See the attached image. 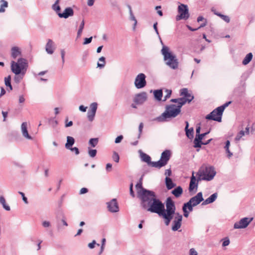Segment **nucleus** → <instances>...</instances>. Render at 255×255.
Segmentation results:
<instances>
[{
    "mask_svg": "<svg viewBox=\"0 0 255 255\" xmlns=\"http://www.w3.org/2000/svg\"><path fill=\"white\" fill-rule=\"evenodd\" d=\"M99 61L100 62H102V63H100L99 62H98V63H97L98 67H99L100 68H104L106 64L105 58L104 57L102 56L99 58Z\"/></svg>",
    "mask_w": 255,
    "mask_h": 255,
    "instance_id": "nucleus-39",
    "label": "nucleus"
},
{
    "mask_svg": "<svg viewBox=\"0 0 255 255\" xmlns=\"http://www.w3.org/2000/svg\"><path fill=\"white\" fill-rule=\"evenodd\" d=\"M203 201L204 199L203 197L202 193L200 192L198 193L196 195L190 198L189 201L194 206H196Z\"/></svg>",
    "mask_w": 255,
    "mask_h": 255,
    "instance_id": "nucleus-16",
    "label": "nucleus"
},
{
    "mask_svg": "<svg viewBox=\"0 0 255 255\" xmlns=\"http://www.w3.org/2000/svg\"><path fill=\"white\" fill-rule=\"evenodd\" d=\"M190 255H197V252L195 251L194 248H192L189 251Z\"/></svg>",
    "mask_w": 255,
    "mask_h": 255,
    "instance_id": "nucleus-59",
    "label": "nucleus"
},
{
    "mask_svg": "<svg viewBox=\"0 0 255 255\" xmlns=\"http://www.w3.org/2000/svg\"><path fill=\"white\" fill-rule=\"evenodd\" d=\"M11 57L13 59H15L18 56L21 55V52L20 49L16 46L13 47L11 48Z\"/></svg>",
    "mask_w": 255,
    "mask_h": 255,
    "instance_id": "nucleus-26",
    "label": "nucleus"
},
{
    "mask_svg": "<svg viewBox=\"0 0 255 255\" xmlns=\"http://www.w3.org/2000/svg\"><path fill=\"white\" fill-rule=\"evenodd\" d=\"M165 111L160 116L156 117L154 120L158 122L167 121V119L177 117L181 112L180 108L175 104L167 105L165 107Z\"/></svg>",
    "mask_w": 255,
    "mask_h": 255,
    "instance_id": "nucleus-3",
    "label": "nucleus"
},
{
    "mask_svg": "<svg viewBox=\"0 0 255 255\" xmlns=\"http://www.w3.org/2000/svg\"><path fill=\"white\" fill-rule=\"evenodd\" d=\"M253 58V54L252 53H248L244 60H243L242 63L243 65H246L250 63Z\"/></svg>",
    "mask_w": 255,
    "mask_h": 255,
    "instance_id": "nucleus-31",
    "label": "nucleus"
},
{
    "mask_svg": "<svg viewBox=\"0 0 255 255\" xmlns=\"http://www.w3.org/2000/svg\"><path fill=\"white\" fill-rule=\"evenodd\" d=\"M141 196V207L143 209L156 213L161 217L162 202L157 198L155 193L152 191L143 190Z\"/></svg>",
    "mask_w": 255,
    "mask_h": 255,
    "instance_id": "nucleus-1",
    "label": "nucleus"
},
{
    "mask_svg": "<svg viewBox=\"0 0 255 255\" xmlns=\"http://www.w3.org/2000/svg\"><path fill=\"white\" fill-rule=\"evenodd\" d=\"M170 157V151L169 150H165L161 153L160 159L159 160L156 161L154 164L156 165V168H160L165 166Z\"/></svg>",
    "mask_w": 255,
    "mask_h": 255,
    "instance_id": "nucleus-9",
    "label": "nucleus"
},
{
    "mask_svg": "<svg viewBox=\"0 0 255 255\" xmlns=\"http://www.w3.org/2000/svg\"><path fill=\"white\" fill-rule=\"evenodd\" d=\"M153 94L154 97L156 100L158 101L161 100V98L163 96V92L161 89L154 90L153 92Z\"/></svg>",
    "mask_w": 255,
    "mask_h": 255,
    "instance_id": "nucleus-30",
    "label": "nucleus"
},
{
    "mask_svg": "<svg viewBox=\"0 0 255 255\" xmlns=\"http://www.w3.org/2000/svg\"><path fill=\"white\" fill-rule=\"evenodd\" d=\"M65 123V127L66 128L70 127H71V126H72L73 125V122L72 121L68 122V118H66Z\"/></svg>",
    "mask_w": 255,
    "mask_h": 255,
    "instance_id": "nucleus-51",
    "label": "nucleus"
},
{
    "mask_svg": "<svg viewBox=\"0 0 255 255\" xmlns=\"http://www.w3.org/2000/svg\"><path fill=\"white\" fill-rule=\"evenodd\" d=\"M230 243L229 238L228 237H224V247L228 246Z\"/></svg>",
    "mask_w": 255,
    "mask_h": 255,
    "instance_id": "nucleus-60",
    "label": "nucleus"
},
{
    "mask_svg": "<svg viewBox=\"0 0 255 255\" xmlns=\"http://www.w3.org/2000/svg\"><path fill=\"white\" fill-rule=\"evenodd\" d=\"M217 197L218 193H214V194H212L209 197L206 199L205 200L203 201V202L202 203V205H206L207 204L213 203L216 200Z\"/></svg>",
    "mask_w": 255,
    "mask_h": 255,
    "instance_id": "nucleus-22",
    "label": "nucleus"
},
{
    "mask_svg": "<svg viewBox=\"0 0 255 255\" xmlns=\"http://www.w3.org/2000/svg\"><path fill=\"white\" fill-rule=\"evenodd\" d=\"M18 193L21 195L22 198V200L23 201H24V202L25 203V204H28V200H27V198L25 196V195L24 194V193L22 192H20V191H19L18 192Z\"/></svg>",
    "mask_w": 255,
    "mask_h": 255,
    "instance_id": "nucleus-52",
    "label": "nucleus"
},
{
    "mask_svg": "<svg viewBox=\"0 0 255 255\" xmlns=\"http://www.w3.org/2000/svg\"><path fill=\"white\" fill-rule=\"evenodd\" d=\"M211 11L213 12L214 14L216 15L217 16H223V14H222L221 13L217 11L214 7L212 8Z\"/></svg>",
    "mask_w": 255,
    "mask_h": 255,
    "instance_id": "nucleus-57",
    "label": "nucleus"
},
{
    "mask_svg": "<svg viewBox=\"0 0 255 255\" xmlns=\"http://www.w3.org/2000/svg\"><path fill=\"white\" fill-rule=\"evenodd\" d=\"M245 135V131L242 130H241L237 135V136H236V137L235 138V141H236V142H238V141H239L242 137L244 136Z\"/></svg>",
    "mask_w": 255,
    "mask_h": 255,
    "instance_id": "nucleus-38",
    "label": "nucleus"
},
{
    "mask_svg": "<svg viewBox=\"0 0 255 255\" xmlns=\"http://www.w3.org/2000/svg\"><path fill=\"white\" fill-rule=\"evenodd\" d=\"M230 145V141L227 140L226 142L225 145L224 146V148H225L226 151L227 153H228L227 156L229 158L231 157L233 155V153L229 150Z\"/></svg>",
    "mask_w": 255,
    "mask_h": 255,
    "instance_id": "nucleus-36",
    "label": "nucleus"
},
{
    "mask_svg": "<svg viewBox=\"0 0 255 255\" xmlns=\"http://www.w3.org/2000/svg\"><path fill=\"white\" fill-rule=\"evenodd\" d=\"M195 207L192 203H191L189 201L187 202L186 203L183 204L182 207V210H187L188 209L190 212L193 211V207Z\"/></svg>",
    "mask_w": 255,
    "mask_h": 255,
    "instance_id": "nucleus-34",
    "label": "nucleus"
},
{
    "mask_svg": "<svg viewBox=\"0 0 255 255\" xmlns=\"http://www.w3.org/2000/svg\"><path fill=\"white\" fill-rule=\"evenodd\" d=\"M1 2H2V4L0 5V12H3L5 11L4 7H7L8 6V2L4 0H1Z\"/></svg>",
    "mask_w": 255,
    "mask_h": 255,
    "instance_id": "nucleus-42",
    "label": "nucleus"
},
{
    "mask_svg": "<svg viewBox=\"0 0 255 255\" xmlns=\"http://www.w3.org/2000/svg\"><path fill=\"white\" fill-rule=\"evenodd\" d=\"M61 52V59L62 61V64H63L65 62V52L64 49H61L60 50Z\"/></svg>",
    "mask_w": 255,
    "mask_h": 255,
    "instance_id": "nucleus-54",
    "label": "nucleus"
},
{
    "mask_svg": "<svg viewBox=\"0 0 255 255\" xmlns=\"http://www.w3.org/2000/svg\"><path fill=\"white\" fill-rule=\"evenodd\" d=\"M96 113L93 112L90 110L88 111L87 113V117L90 122H92L95 118Z\"/></svg>",
    "mask_w": 255,
    "mask_h": 255,
    "instance_id": "nucleus-41",
    "label": "nucleus"
},
{
    "mask_svg": "<svg viewBox=\"0 0 255 255\" xmlns=\"http://www.w3.org/2000/svg\"><path fill=\"white\" fill-rule=\"evenodd\" d=\"M50 222L48 221H45L43 222V223H42V226L45 228L48 227L50 226Z\"/></svg>",
    "mask_w": 255,
    "mask_h": 255,
    "instance_id": "nucleus-64",
    "label": "nucleus"
},
{
    "mask_svg": "<svg viewBox=\"0 0 255 255\" xmlns=\"http://www.w3.org/2000/svg\"><path fill=\"white\" fill-rule=\"evenodd\" d=\"M97 153V151L96 149H91L90 148H88V154L89 156L92 158L96 156Z\"/></svg>",
    "mask_w": 255,
    "mask_h": 255,
    "instance_id": "nucleus-43",
    "label": "nucleus"
},
{
    "mask_svg": "<svg viewBox=\"0 0 255 255\" xmlns=\"http://www.w3.org/2000/svg\"><path fill=\"white\" fill-rule=\"evenodd\" d=\"M0 203H1L3 207V208L6 211L10 210V207L6 204L5 200L3 196L0 197Z\"/></svg>",
    "mask_w": 255,
    "mask_h": 255,
    "instance_id": "nucleus-35",
    "label": "nucleus"
},
{
    "mask_svg": "<svg viewBox=\"0 0 255 255\" xmlns=\"http://www.w3.org/2000/svg\"><path fill=\"white\" fill-rule=\"evenodd\" d=\"M11 76L10 75L8 76L7 77H5L4 79L5 85L6 86L9 87L8 91H11L12 90V87L11 85Z\"/></svg>",
    "mask_w": 255,
    "mask_h": 255,
    "instance_id": "nucleus-33",
    "label": "nucleus"
},
{
    "mask_svg": "<svg viewBox=\"0 0 255 255\" xmlns=\"http://www.w3.org/2000/svg\"><path fill=\"white\" fill-rule=\"evenodd\" d=\"M54 46V42L53 41L50 39H49L48 40L47 43L46 45L45 50L47 53L49 54H52L54 52V49L53 48Z\"/></svg>",
    "mask_w": 255,
    "mask_h": 255,
    "instance_id": "nucleus-23",
    "label": "nucleus"
},
{
    "mask_svg": "<svg viewBox=\"0 0 255 255\" xmlns=\"http://www.w3.org/2000/svg\"><path fill=\"white\" fill-rule=\"evenodd\" d=\"M142 177L140 178L139 182L136 184L135 187L137 189V193L138 195V197L141 199V194L143 190H147L146 189L144 188L142 185Z\"/></svg>",
    "mask_w": 255,
    "mask_h": 255,
    "instance_id": "nucleus-21",
    "label": "nucleus"
},
{
    "mask_svg": "<svg viewBox=\"0 0 255 255\" xmlns=\"http://www.w3.org/2000/svg\"><path fill=\"white\" fill-rule=\"evenodd\" d=\"M130 20L133 22L132 29L133 30H135V26L137 24V20L135 19V17H130Z\"/></svg>",
    "mask_w": 255,
    "mask_h": 255,
    "instance_id": "nucleus-49",
    "label": "nucleus"
},
{
    "mask_svg": "<svg viewBox=\"0 0 255 255\" xmlns=\"http://www.w3.org/2000/svg\"><path fill=\"white\" fill-rule=\"evenodd\" d=\"M174 218L173 221L172 230L174 231H176L181 227L182 220V215L178 212H176L174 214Z\"/></svg>",
    "mask_w": 255,
    "mask_h": 255,
    "instance_id": "nucleus-12",
    "label": "nucleus"
},
{
    "mask_svg": "<svg viewBox=\"0 0 255 255\" xmlns=\"http://www.w3.org/2000/svg\"><path fill=\"white\" fill-rule=\"evenodd\" d=\"M75 143V139L70 136H67V141L65 144V148L67 149H71Z\"/></svg>",
    "mask_w": 255,
    "mask_h": 255,
    "instance_id": "nucleus-27",
    "label": "nucleus"
},
{
    "mask_svg": "<svg viewBox=\"0 0 255 255\" xmlns=\"http://www.w3.org/2000/svg\"><path fill=\"white\" fill-rule=\"evenodd\" d=\"M194 147L195 148H200L201 145H203V141L201 139L196 137L193 141Z\"/></svg>",
    "mask_w": 255,
    "mask_h": 255,
    "instance_id": "nucleus-32",
    "label": "nucleus"
},
{
    "mask_svg": "<svg viewBox=\"0 0 255 255\" xmlns=\"http://www.w3.org/2000/svg\"><path fill=\"white\" fill-rule=\"evenodd\" d=\"M193 99L194 97H192V98H185V97L180 98H179L178 104L177 106L178 108L179 107L181 110V107L185 105L186 102L190 103Z\"/></svg>",
    "mask_w": 255,
    "mask_h": 255,
    "instance_id": "nucleus-25",
    "label": "nucleus"
},
{
    "mask_svg": "<svg viewBox=\"0 0 255 255\" xmlns=\"http://www.w3.org/2000/svg\"><path fill=\"white\" fill-rule=\"evenodd\" d=\"M223 113V105L214 110L211 113L207 115L206 119L208 120H213L219 122L222 121V116Z\"/></svg>",
    "mask_w": 255,
    "mask_h": 255,
    "instance_id": "nucleus-8",
    "label": "nucleus"
},
{
    "mask_svg": "<svg viewBox=\"0 0 255 255\" xmlns=\"http://www.w3.org/2000/svg\"><path fill=\"white\" fill-rule=\"evenodd\" d=\"M166 209L164 203H162V209L161 212V217L164 219L165 224L168 226L175 214L176 207L174 202L171 197L166 199Z\"/></svg>",
    "mask_w": 255,
    "mask_h": 255,
    "instance_id": "nucleus-2",
    "label": "nucleus"
},
{
    "mask_svg": "<svg viewBox=\"0 0 255 255\" xmlns=\"http://www.w3.org/2000/svg\"><path fill=\"white\" fill-rule=\"evenodd\" d=\"M129 193L130 195L132 197H134L135 195L133 190V183H131L129 186Z\"/></svg>",
    "mask_w": 255,
    "mask_h": 255,
    "instance_id": "nucleus-53",
    "label": "nucleus"
},
{
    "mask_svg": "<svg viewBox=\"0 0 255 255\" xmlns=\"http://www.w3.org/2000/svg\"><path fill=\"white\" fill-rule=\"evenodd\" d=\"M124 137L122 135H120L118 136L115 139V142L116 143H119L121 142V141L123 140Z\"/></svg>",
    "mask_w": 255,
    "mask_h": 255,
    "instance_id": "nucleus-55",
    "label": "nucleus"
},
{
    "mask_svg": "<svg viewBox=\"0 0 255 255\" xmlns=\"http://www.w3.org/2000/svg\"><path fill=\"white\" fill-rule=\"evenodd\" d=\"M140 157H141V160L147 163V164L148 165H150L152 167H154L156 168V165L154 164V163H156V161H151V157L149 155H148V154H147L145 153L142 152L140 154Z\"/></svg>",
    "mask_w": 255,
    "mask_h": 255,
    "instance_id": "nucleus-18",
    "label": "nucleus"
},
{
    "mask_svg": "<svg viewBox=\"0 0 255 255\" xmlns=\"http://www.w3.org/2000/svg\"><path fill=\"white\" fill-rule=\"evenodd\" d=\"M147 93L145 92H142L135 95L133 102L136 105H141L147 100Z\"/></svg>",
    "mask_w": 255,
    "mask_h": 255,
    "instance_id": "nucleus-13",
    "label": "nucleus"
},
{
    "mask_svg": "<svg viewBox=\"0 0 255 255\" xmlns=\"http://www.w3.org/2000/svg\"><path fill=\"white\" fill-rule=\"evenodd\" d=\"M209 132V131H208V132H205V133H201V134H198L197 136V137L200 139H201V140H202V139H203V138L207 134H208Z\"/></svg>",
    "mask_w": 255,
    "mask_h": 255,
    "instance_id": "nucleus-56",
    "label": "nucleus"
},
{
    "mask_svg": "<svg viewBox=\"0 0 255 255\" xmlns=\"http://www.w3.org/2000/svg\"><path fill=\"white\" fill-rule=\"evenodd\" d=\"M188 91L187 88H183L180 90V94L181 96H183V97H187L188 94Z\"/></svg>",
    "mask_w": 255,
    "mask_h": 255,
    "instance_id": "nucleus-46",
    "label": "nucleus"
},
{
    "mask_svg": "<svg viewBox=\"0 0 255 255\" xmlns=\"http://www.w3.org/2000/svg\"><path fill=\"white\" fill-rule=\"evenodd\" d=\"M165 92L166 93V94L164 96L163 101H165L167 99H168L170 97L172 93V91L171 90L166 89L165 90Z\"/></svg>",
    "mask_w": 255,
    "mask_h": 255,
    "instance_id": "nucleus-45",
    "label": "nucleus"
},
{
    "mask_svg": "<svg viewBox=\"0 0 255 255\" xmlns=\"http://www.w3.org/2000/svg\"><path fill=\"white\" fill-rule=\"evenodd\" d=\"M112 168V164L109 163L106 164V170L108 172H110L111 171Z\"/></svg>",
    "mask_w": 255,
    "mask_h": 255,
    "instance_id": "nucleus-61",
    "label": "nucleus"
},
{
    "mask_svg": "<svg viewBox=\"0 0 255 255\" xmlns=\"http://www.w3.org/2000/svg\"><path fill=\"white\" fill-rule=\"evenodd\" d=\"M84 25H85V22H84V19H83L80 23L79 28V29L77 32V37L78 38L80 37L81 36V35L82 33L84 27Z\"/></svg>",
    "mask_w": 255,
    "mask_h": 255,
    "instance_id": "nucleus-37",
    "label": "nucleus"
},
{
    "mask_svg": "<svg viewBox=\"0 0 255 255\" xmlns=\"http://www.w3.org/2000/svg\"><path fill=\"white\" fill-rule=\"evenodd\" d=\"M21 131L23 136L27 139H31L32 137L28 134L27 130V124L26 122H23L21 126Z\"/></svg>",
    "mask_w": 255,
    "mask_h": 255,
    "instance_id": "nucleus-19",
    "label": "nucleus"
},
{
    "mask_svg": "<svg viewBox=\"0 0 255 255\" xmlns=\"http://www.w3.org/2000/svg\"><path fill=\"white\" fill-rule=\"evenodd\" d=\"M198 179H197L196 177L194 175V172L192 173V175L190 178V181L189 183V192H191L193 191L194 189H196L197 190L198 188Z\"/></svg>",
    "mask_w": 255,
    "mask_h": 255,
    "instance_id": "nucleus-17",
    "label": "nucleus"
},
{
    "mask_svg": "<svg viewBox=\"0 0 255 255\" xmlns=\"http://www.w3.org/2000/svg\"><path fill=\"white\" fill-rule=\"evenodd\" d=\"M98 141V138H92L90 139L89 143L92 147H95L97 145Z\"/></svg>",
    "mask_w": 255,
    "mask_h": 255,
    "instance_id": "nucleus-40",
    "label": "nucleus"
},
{
    "mask_svg": "<svg viewBox=\"0 0 255 255\" xmlns=\"http://www.w3.org/2000/svg\"><path fill=\"white\" fill-rule=\"evenodd\" d=\"M172 174V171L171 169H166L165 171V174L167 176V177L171 176Z\"/></svg>",
    "mask_w": 255,
    "mask_h": 255,
    "instance_id": "nucleus-63",
    "label": "nucleus"
},
{
    "mask_svg": "<svg viewBox=\"0 0 255 255\" xmlns=\"http://www.w3.org/2000/svg\"><path fill=\"white\" fill-rule=\"evenodd\" d=\"M88 192V190L86 188H82L80 191V194H83L87 193Z\"/></svg>",
    "mask_w": 255,
    "mask_h": 255,
    "instance_id": "nucleus-62",
    "label": "nucleus"
},
{
    "mask_svg": "<svg viewBox=\"0 0 255 255\" xmlns=\"http://www.w3.org/2000/svg\"><path fill=\"white\" fill-rule=\"evenodd\" d=\"M143 128V124L142 123H140L139 125V127H138V132H139V133H138V137H137L138 138H140V137L141 136V134L142 133Z\"/></svg>",
    "mask_w": 255,
    "mask_h": 255,
    "instance_id": "nucleus-48",
    "label": "nucleus"
},
{
    "mask_svg": "<svg viewBox=\"0 0 255 255\" xmlns=\"http://www.w3.org/2000/svg\"><path fill=\"white\" fill-rule=\"evenodd\" d=\"M98 104L96 102H94L90 105V110L93 112L96 113Z\"/></svg>",
    "mask_w": 255,
    "mask_h": 255,
    "instance_id": "nucleus-44",
    "label": "nucleus"
},
{
    "mask_svg": "<svg viewBox=\"0 0 255 255\" xmlns=\"http://www.w3.org/2000/svg\"><path fill=\"white\" fill-rule=\"evenodd\" d=\"M216 175V171L213 166L206 167L202 173L199 174V177H198V181L201 180L211 181L212 180Z\"/></svg>",
    "mask_w": 255,
    "mask_h": 255,
    "instance_id": "nucleus-6",
    "label": "nucleus"
},
{
    "mask_svg": "<svg viewBox=\"0 0 255 255\" xmlns=\"http://www.w3.org/2000/svg\"><path fill=\"white\" fill-rule=\"evenodd\" d=\"M165 64L172 69H176L178 67V61L175 55L170 51L168 47L163 45L161 50Z\"/></svg>",
    "mask_w": 255,
    "mask_h": 255,
    "instance_id": "nucleus-4",
    "label": "nucleus"
},
{
    "mask_svg": "<svg viewBox=\"0 0 255 255\" xmlns=\"http://www.w3.org/2000/svg\"><path fill=\"white\" fill-rule=\"evenodd\" d=\"M107 204L110 212L115 213L119 211V207L116 199H113L110 202L107 203Z\"/></svg>",
    "mask_w": 255,
    "mask_h": 255,
    "instance_id": "nucleus-15",
    "label": "nucleus"
},
{
    "mask_svg": "<svg viewBox=\"0 0 255 255\" xmlns=\"http://www.w3.org/2000/svg\"><path fill=\"white\" fill-rule=\"evenodd\" d=\"M113 159L116 162H119V159L120 157L117 152L116 151L114 152L113 155Z\"/></svg>",
    "mask_w": 255,
    "mask_h": 255,
    "instance_id": "nucleus-47",
    "label": "nucleus"
},
{
    "mask_svg": "<svg viewBox=\"0 0 255 255\" xmlns=\"http://www.w3.org/2000/svg\"><path fill=\"white\" fill-rule=\"evenodd\" d=\"M172 194L174 195L176 198L179 197L183 193V189L181 186H178L173 189L172 192Z\"/></svg>",
    "mask_w": 255,
    "mask_h": 255,
    "instance_id": "nucleus-29",
    "label": "nucleus"
},
{
    "mask_svg": "<svg viewBox=\"0 0 255 255\" xmlns=\"http://www.w3.org/2000/svg\"><path fill=\"white\" fill-rule=\"evenodd\" d=\"M72 151H74L76 155H78L79 154V150L76 147H71V149H69Z\"/></svg>",
    "mask_w": 255,
    "mask_h": 255,
    "instance_id": "nucleus-58",
    "label": "nucleus"
},
{
    "mask_svg": "<svg viewBox=\"0 0 255 255\" xmlns=\"http://www.w3.org/2000/svg\"><path fill=\"white\" fill-rule=\"evenodd\" d=\"M197 21L198 22H202V23H201L200 25L198 27L195 28H193L190 26L187 25V26L188 28L192 31H194L201 27L205 26L207 23V20L206 19L204 18V17H198Z\"/></svg>",
    "mask_w": 255,
    "mask_h": 255,
    "instance_id": "nucleus-20",
    "label": "nucleus"
},
{
    "mask_svg": "<svg viewBox=\"0 0 255 255\" xmlns=\"http://www.w3.org/2000/svg\"><path fill=\"white\" fill-rule=\"evenodd\" d=\"M165 180L166 186L168 190H170L176 186V184L173 182L172 179L170 177L166 176Z\"/></svg>",
    "mask_w": 255,
    "mask_h": 255,
    "instance_id": "nucleus-28",
    "label": "nucleus"
},
{
    "mask_svg": "<svg viewBox=\"0 0 255 255\" xmlns=\"http://www.w3.org/2000/svg\"><path fill=\"white\" fill-rule=\"evenodd\" d=\"M253 218L244 217L234 224L235 229H245L252 222Z\"/></svg>",
    "mask_w": 255,
    "mask_h": 255,
    "instance_id": "nucleus-10",
    "label": "nucleus"
},
{
    "mask_svg": "<svg viewBox=\"0 0 255 255\" xmlns=\"http://www.w3.org/2000/svg\"><path fill=\"white\" fill-rule=\"evenodd\" d=\"M146 76L143 73H140L137 75L134 81V85L137 89H141L146 85L145 80Z\"/></svg>",
    "mask_w": 255,
    "mask_h": 255,
    "instance_id": "nucleus-11",
    "label": "nucleus"
},
{
    "mask_svg": "<svg viewBox=\"0 0 255 255\" xmlns=\"http://www.w3.org/2000/svg\"><path fill=\"white\" fill-rule=\"evenodd\" d=\"M60 0H56L52 6V8L56 12L58 16H73L74 10L71 7H66L63 12H61V7L59 4Z\"/></svg>",
    "mask_w": 255,
    "mask_h": 255,
    "instance_id": "nucleus-7",
    "label": "nucleus"
},
{
    "mask_svg": "<svg viewBox=\"0 0 255 255\" xmlns=\"http://www.w3.org/2000/svg\"><path fill=\"white\" fill-rule=\"evenodd\" d=\"M186 126L185 128V130L186 132V136L190 139H191L193 137L194 134V129L193 128H188L189 127V123L187 121L185 122Z\"/></svg>",
    "mask_w": 255,
    "mask_h": 255,
    "instance_id": "nucleus-24",
    "label": "nucleus"
},
{
    "mask_svg": "<svg viewBox=\"0 0 255 255\" xmlns=\"http://www.w3.org/2000/svg\"><path fill=\"white\" fill-rule=\"evenodd\" d=\"M28 67L27 60L23 58H19L17 62L12 61L11 62V70L15 75L21 74L24 75Z\"/></svg>",
    "mask_w": 255,
    "mask_h": 255,
    "instance_id": "nucleus-5",
    "label": "nucleus"
},
{
    "mask_svg": "<svg viewBox=\"0 0 255 255\" xmlns=\"http://www.w3.org/2000/svg\"><path fill=\"white\" fill-rule=\"evenodd\" d=\"M178 14L176 16H190L187 5L180 3L178 6Z\"/></svg>",
    "mask_w": 255,
    "mask_h": 255,
    "instance_id": "nucleus-14",
    "label": "nucleus"
},
{
    "mask_svg": "<svg viewBox=\"0 0 255 255\" xmlns=\"http://www.w3.org/2000/svg\"><path fill=\"white\" fill-rule=\"evenodd\" d=\"M92 38H93L92 36H91L90 37H89V38H85L84 39L83 44L86 45V44L90 43L92 40Z\"/></svg>",
    "mask_w": 255,
    "mask_h": 255,
    "instance_id": "nucleus-50",
    "label": "nucleus"
}]
</instances>
